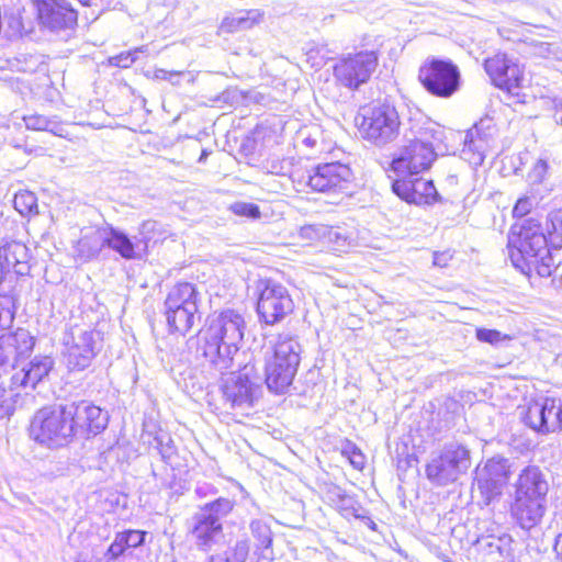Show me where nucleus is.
I'll list each match as a JSON object with an SVG mask.
<instances>
[{
	"mask_svg": "<svg viewBox=\"0 0 562 562\" xmlns=\"http://www.w3.org/2000/svg\"><path fill=\"white\" fill-rule=\"evenodd\" d=\"M160 562H177V560L172 553H165L161 557Z\"/></svg>",
	"mask_w": 562,
	"mask_h": 562,
	"instance_id": "0e129e2a",
	"label": "nucleus"
},
{
	"mask_svg": "<svg viewBox=\"0 0 562 562\" xmlns=\"http://www.w3.org/2000/svg\"><path fill=\"white\" fill-rule=\"evenodd\" d=\"M103 234L104 225L82 236L77 243L76 250L78 256L86 261L97 258L102 249L105 248Z\"/></svg>",
	"mask_w": 562,
	"mask_h": 562,
	"instance_id": "473e14b6",
	"label": "nucleus"
},
{
	"mask_svg": "<svg viewBox=\"0 0 562 562\" xmlns=\"http://www.w3.org/2000/svg\"><path fill=\"white\" fill-rule=\"evenodd\" d=\"M447 200L437 191L434 181L428 180L424 182V204H443Z\"/></svg>",
	"mask_w": 562,
	"mask_h": 562,
	"instance_id": "a18cd8bd",
	"label": "nucleus"
},
{
	"mask_svg": "<svg viewBox=\"0 0 562 562\" xmlns=\"http://www.w3.org/2000/svg\"><path fill=\"white\" fill-rule=\"evenodd\" d=\"M25 125L29 130L45 131L48 128L49 121L43 115H30L24 117Z\"/></svg>",
	"mask_w": 562,
	"mask_h": 562,
	"instance_id": "3c124183",
	"label": "nucleus"
},
{
	"mask_svg": "<svg viewBox=\"0 0 562 562\" xmlns=\"http://www.w3.org/2000/svg\"><path fill=\"white\" fill-rule=\"evenodd\" d=\"M303 143L308 146V147H314L315 146V143L316 140L315 139H312L311 137H306L304 138Z\"/></svg>",
	"mask_w": 562,
	"mask_h": 562,
	"instance_id": "69168bd1",
	"label": "nucleus"
},
{
	"mask_svg": "<svg viewBox=\"0 0 562 562\" xmlns=\"http://www.w3.org/2000/svg\"><path fill=\"white\" fill-rule=\"evenodd\" d=\"M554 550L557 554L562 558V532L559 533L555 538Z\"/></svg>",
	"mask_w": 562,
	"mask_h": 562,
	"instance_id": "e2e57ef3",
	"label": "nucleus"
},
{
	"mask_svg": "<svg viewBox=\"0 0 562 562\" xmlns=\"http://www.w3.org/2000/svg\"><path fill=\"white\" fill-rule=\"evenodd\" d=\"M549 277H552V286L559 294H562V263H553L552 273Z\"/></svg>",
	"mask_w": 562,
	"mask_h": 562,
	"instance_id": "5fc2aeb1",
	"label": "nucleus"
},
{
	"mask_svg": "<svg viewBox=\"0 0 562 562\" xmlns=\"http://www.w3.org/2000/svg\"><path fill=\"white\" fill-rule=\"evenodd\" d=\"M0 260L8 263V269L13 276H25L30 271L29 249L20 241L11 240L2 245Z\"/></svg>",
	"mask_w": 562,
	"mask_h": 562,
	"instance_id": "cd10ccee",
	"label": "nucleus"
},
{
	"mask_svg": "<svg viewBox=\"0 0 562 562\" xmlns=\"http://www.w3.org/2000/svg\"><path fill=\"white\" fill-rule=\"evenodd\" d=\"M231 210L234 214L246 216L249 218H258L260 216L259 206L255 203L236 202L232 204Z\"/></svg>",
	"mask_w": 562,
	"mask_h": 562,
	"instance_id": "c03bdc74",
	"label": "nucleus"
},
{
	"mask_svg": "<svg viewBox=\"0 0 562 562\" xmlns=\"http://www.w3.org/2000/svg\"><path fill=\"white\" fill-rule=\"evenodd\" d=\"M13 279L12 271L8 269V263L0 260V293L8 294L11 284L5 285L7 282L11 283Z\"/></svg>",
	"mask_w": 562,
	"mask_h": 562,
	"instance_id": "603ef678",
	"label": "nucleus"
},
{
	"mask_svg": "<svg viewBox=\"0 0 562 562\" xmlns=\"http://www.w3.org/2000/svg\"><path fill=\"white\" fill-rule=\"evenodd\" d=\"M360 451V449L355 445L352 443L351 441H347L344 446H342V449H341V453L342 456H345L346 458H348V460L355 456L356 453H358Z\"/></svg>",
	"mask_w": 562,
	"mask_h": 562,
	"instance_id": "052dcab7",
	"label": "nucleus"
},
{
	"mask_svg": "<svg viewBox=\"0 0 562 562\" xmlns=\"http://www.w3.org/2000/svg\"><path fill=\"white\" fill-rule=\"evenodd\" d=\"M61 340L68 370L80 372L90 367L100 351L101 334L76 325L64 333Z\"/></svg>",
	"mask_w": 562,
	"mask_h": 562,
	"instance_id": "1a4fd4ad",
	"label": "nucleus"
},
{
	"mask_svg": "<svg viewBox=\"0 0 562 562\" xmlns=\"http://www.w3.org/2000/svg\"><path fill=\"white\" fill-rule=\"evenodd\" d=\"M207 157V151L206 150H203L200 158H199V162H203Z\"/></svg>",
	"mask_w": 562,
	"mask_h": 562,
	"instance_id": "338daca9",
	"label": "nucleus"
},
{
	"mask_svg": "<svg viewBox=\"0 0 562 562\" xmlns=\"http://www.w3.org/2000/svg\"><path fill=\"white\" fill-rule=\"evenodd\" d=\"M145 46L137 47L134 50L131 52H124L116 56H112L109 58V64L111 66L120 67V68H128L132 66L136 59L137 54L145 50Z\"/></svg>",
	"mask_w": 562,
	"mask_h": 562,
	"instance_id": "a19ab883",
	"label": "nucleus"
},
{
	"mask_svg": "<svg viewBox=\"0 0 562 562\" xmlns=\"http://www.w3.org/2000/svg\"><path fill=\"white\" fill-rule=\"evenodd\" d=\"M507 247L513 266L521 273L531 277L535 272L541 278L552 273L553 256L538 220L526 218L518 232L513 227Z\"/></svg>",
	"mask_w": 562,
	"mask_h": 562,
	"instance_id": "f03ea898",
	"label": "nucleus"
},
{
	"mask_svg": "<svg viewBox=\"0 0 562 562\" xmlns=\"http://www.w3.org/2000/svg\"><path fill=\"white\" fill-rule=\"evenodd\" d=\"M484 69L492 82L499 89L513 92L520 88L524 71L517 60L505 53H497L484 60Z\"/></svg>",
	"mask_w": 562,
	"mask_h": 562,
	"instance_id": "6ab92c4d",
	"label": "nucleus"
},
{
	"mask_svg": "<svg viewBox=\"0 0 562 562\" xmlns=\"http://www.w3.org/2000/svg\"><path fill=\"white\" fill-rule=\"evenodd\" d=\"M183 72L181 71H168L165 69H157L155 71V77L162 80H171V77H180Z\"/></svg>",
	"mask_w": 562,
	"mask_h": 562,
	"instance_id": "bf43d9fd",
	"label": "nucleus"
},
{
	"mask_svg": "<svg viewBox=\"0 0 562 562\" xmlns=\"http://www.w3.org/2000/svg\"><path fill=\"white\" fill-rule=\"evenodd\" d=\"M127 549H135L144 544L147 532L143 530H126L119 532Z\"/></svg>",
	"mask_w": 562,
	"mask_h": 562,
	"instance_id": "37998d69",
	"label": "nucleus"
},
{
	"mask_svg": "<svg viewBox=\"0 0 562 562\" xmlns=\"http://www.w3.org/2000/svg\"><path fill=\"white\" fill-rule=\"evenodd\" d=\"M249 554L247 539L237 540L233 546L209 557L210 562H246Z\"/></svg>",
	"mask_w": 562,
	"mask_h": 562,
	"instance_id": "72a5a7b5",
	"label": "nucleus"
},
{
	"mask_svg": "<svg viewBox=\"0 0 562 562\" xmlns=\"http://www.w3.org/2000/svg\"><path fill=\"white\" fill-rule=\"evenodd\" d=\"M469 467V450L458 443H448L440 451L430 456L425 471L431 484L445 486L457 481Z\"/></svg>",
	"mask_w": 562,
	"mask_h": 562,
	"instance_id": "9d476101",
	"label": "nucleus"
},
{
	"mask_svg": "<svg viewBox=\"0 0 562 562\" xmlns=\"http://www.w3.org/2000/svg\"><path fill=\"white\" fill-rule=\"evenodd\" d=\"M235 502L217 497L200 506L191 518L190 537L201 551H210L223 538V519L234 509Z\"/></svg>",
	"mask_w": 562,
	"mask_h": 562,
	"instance_id": "423d86ee",
	"label": "nucleus"
},
{
	"mask_svg": "<svg viewBox=\"0 0 562 562\" xmlns=\"http://www.w3.org/2000/svg\"><path fill=\"white\" fill-rule=\"evenodd\" d=\"M551 166L549 157H539L528 172V180L531 184H542L550 176Z\"/></svg>",
	"mask_w": 562,
	"mask_h": 562,
	"instance_id": "4c0bfd02",
	"label": "nucleus"
},
{
	"mask_svg": "<svg viewBox=\"0 0 562 562\" xmlns=\"http://www.w3.org/2000/svg\"><path fill=\"white\" fill-rule=\"evenodd\" d=\"M77 562H101V560L98 559V558H92V559H89V560H80V561H77Z\"/></svg>",
	"mask_w": 562,
	"mask_h": 562,
	"instance_id": "774afa93",
	"label": "nucleus"
},
{
	"mask_svg": "<svg viewBox=\"0 0 562 562\" xmlns=\"http://www.w3.org/2000/svg\"><path fill=\"white\" fill-rule=\"evenodd\" d=\"M2 336H0V369L7 371L8 368H11L14 372L16 370V362Z\"/></svg>",
	"mask_w": 562,
	"mask_h": 562,
	"instance_id": "8fccbe9b",
	"label": "nucleus"
},
{
	"mask_svg": "<svg viewBox=\"0 0 562 562\" xmlns=\"http://www.w3.org/2000/svg\"><path fill=\"white\" fill-rule=\"evenodd\" d=\"M476 338L482 342L497 345L503 339H505V336L496 329L476 328Z\"/></svg>",
	"mask_w": 562,
	"mask_h": 562,
	"instance_id": "09e8293b",
	"label": "nucleus"
},
{
	"mask_svg": "<svg viewBox=\"0 0 562 562\" xmlns=\"http://www.w3.org/2000/svg\"><path fill=\"white\" fill-rule=\"evenodd\" d=\"M270 517L255 518L249 522V530L254 539L255 551L265 559H270L272 555V541L273 533L270 527Z\"/></svg>",
	"mask_w": 562,
	"mask_h": 562,
	"instance_id": "c756f323",
	"label": "nucleus"
},
{
	"mask_svg": "<svg viewBox=\"0 0 562 562\" xmlns=\"http://www.w3.org/2000/svg\"><path fill=\"white\" fill-rule=\"evenodd\" d=\"M14 318L12 296L0 293V327L9 326Z\"/></svg>",
	"mask_w": 562,
	"mask_h": 562,
	"instance_id": "58836bf2",
	"label": "nucleus"
},
{
	"mask_svg": "<svg viewBox=\"0 0 562 562\" xmlns=\"http://www.w3.org/2000/svg\"><path fill=\"white\" fill-rule=\"evenodd\" d=\"M68 408L72 415L75 431L81 430L87 437L100 434L108 426V412L90 402L71 403Z\"/></svg>",
	"mask_w": 562,
	"mask_h": 562,
	"instance_id": "4be33fe9",
	"label": "nucleus"
},
{
	"mask_svg": "<svg viewBox=\"0 0 562 562\" xmlns=\"http://www.w3.org/2000/svg\"><path fill=\"white\" fill-rule=\"evenodd\" d=\"M126 550L127 547L125 546L123 538L120 533H116L114 541L108 548L104 558L106 559V562L114 561L123 555Z\"/></svg>",
	"mask_w": 562,
	"mask_h": 562,
	"instance_id": "49530a36",
	"label": "nucleus"
},
{
	"mask_svg": "<svg viewBox=\"0 0 562 562\" xmlns=\"http://www.w3.org/2000/svg\"><path fill=\"white\" fill-rule=\"evenodd\" d=\"M307 61L312 63V66L322 67L325 65L326 57L324 55L321 56L319 48H311L306 53Z\"/></svg>",
	"mask_w": 562,
	"mask_h": 562,
	"instance_id": "4d7b16f0",
	"label": "nucleus"
},
{
	"mask_svg": "<svg viewBox=\"0 0 562 562\" xmlns=\"http://www.w3.org/2000/svg\"><path fill=\"white\" fill-rule=\"evenodd\" d=\"M352 181L351 169L339 161L319 164L306 176V183L312 190L333 195H352Z\"/></svg>",
	"mask_w": 562,
	"mask_h": 562,
	"instance_id": "ddd939ff",
	"label": "nucleus"
},
{
	"mask_svg": "<svg viewBox=\"0 0 562 562\" xmlns=\"http://www.w3.org/2000/svg\"><path fill=\"white\" fill-rule=\"evenodd\" d=\"M453 258V252L450 249L432 252V267L446 268Z\"/></svg>",
	"mask_w": 562,
	"mask_h": 562,
	"instance_id": "864d4df0",
	"label": "nucleus"
},
{
	"mask_svg": "<svg viewBox=\"0 0 562 562\" xmlns=\"http://www.w3.org/2000/svg\"><path fill=\"white\" fill-rule=\"evenodd\" d=\"M547 232L552 241L562 238V213L551 212L547 217Z\"/></svg>",
	"mask_w": 562,
	"mask_h": 562,
	"instance_id": "79ce46f5",
	"label": "nucleus"
},
{
	"mask_svg": "<svg viewBox=\"0 0 562 562\" xmlns=\"http://www.w3.org/2000/svg\"><path fill=\"white\" fill-rule=\"evenodd\" d=\"M269 172L277 176H289L292 170V161L289 158L271 159L268 161Z\"/></svg>",
	"mask_w": 562,
	"mask_h": 562,
	"instance_id": "de8ad7c7",
	"label": "nucleus"
},
{
	"mask_svg": "<svg viewBox=\"0 0 562 562\" xmlns=\"http://www.w3.org/2000/svg\"><path fill=\"white\" fill-rule=\"evenodd\" d=\"M71 416L68 405L46 406L38 409L31 420V438L50 449L66 447L75 436Z\"/></svg>",
	"mask_w": 562,
	"mask_h": 562,
	"instance_id": "20e7f679",
	"label": "nucleus"
},
{
	"mask_svg": "<svg viewBox=\"0 0 562 562\" xmlns=\"http://www.w3.org/2000/svg\"><path fill=\"white\" fill-rule=\"evenodd\" d=\"M40 23L50 31L72 29L78 13L68 0H33Z\"/></svg>",
	"mask_w": 562,
	"mask_h": 562,
	"instance_id": "aec40b11",
	"label": "nucleus"
},
{
	"mask_svg": "<svg viewBox=\"0 0 562 562\" xmlns=\"http://www.w3.org/2000/svg\"><path fill=\"white\" fill-rule=\"evenodd\" d=\"M419 459L415 452L400 458L397 461V470L400 479L403 483L418 481L419 479Z\"/></svg>",
	"mask_w": 562,
	"mask_h": 562,
	"instance_id": "c9c22d12",
	"label": "nucleus"
},
{
	"mask_svg": "<svg viewBox=\"0 0 562 562\" xmlns=\"http://www.w3.org/2000/svg\"><path fill=\"white\" fill-rule=\"evenodd\" d=\"M261 18L259 10L238 11L224 18L221 30L226 33L245 31L259 23Z\"/></svg>",
	"mask_w": 562,
	"mask_h": 562,
	"instance_id": "2f4dec72",
	"label": "nucleus"
},
{
	"mask_svg": "<svg viewBox=\"0 0 562 562\" xmlns=\"http://www.w3.org/2000/svg\"><path fill=\"white\" fill-rule=\"evenodd\" d=\"M194 493L200 498H205L209 496H214L217 494V488L210 483H199L194 490Z\"/></svg>",
	"mask_w": 562,
	"mask_h": 562,
	"instance_id": "6e6d98bb",
	"label": "nucleus"
},
{
	"mask_svg": "<svg viewBox=\"0 0 562 562\" xmlns=\"http://www.w3.org/2000/svg\"><path fill=\"white\" fill-rule=\"evenodd\" d=\"M199 311V292L190 282L173 285L164 302L162 314L170 334L184 336L193 327Z\"/></svg>",
	"mask_w": 562,
	"mask_h": 562,
	"instance_id": "6e6552de",
	"label": "nucleus"
},
{
	"mask_svg": "<svg viewBox=\"0 0 562 562\" xmlns=\"http://www.w3.org/2000/svg\"><path fill=\"white\" fill-rule=\"evenodd\" d=\"M349 462L355 469L362 470L366 463V457L360 450L349 459Z\"/></svg>",
	"mask_w": 562,
	"mask_h": 562,
	"instance_id": "13d9d810",
	"label": "nucleus"
},
{
	"mask_svg": "<svg viewBox=\"0 0 562 562\" xmlns=\"http://www.w3.org/2000/svg\"><path fill=\"white\" fill-rule=\"evenodd\" d=\"M302 347L296 338L280 335L272 356L267 359L265 373L267 387L283 394L292 384L301 361Z\"/></svg>",
	"mask_w": 562,
	"mask_h": 562,
	"instance_id": "39448f33",
	"label": "nucleus"
},
{
	"mask_svg": "<svg viewBox=\"0 0 562 562\" xmlns=\"http://www.w3.org/2000/svg\"><path fill=\"white\" fill-rule=\"evenodd\" d=\"M156 226V222L146 221L143 222L140 226V235L143 237L140 239L135 238V241L132 240L124 232L113 227L110 224L104 225V234H103V243L105 247L112 249L117 252L122 258L126 260L136 259L137 252L136 248L139 243L147 244L148 237L145 236L146 233L153 231Z\"/></svg>",
	"mask_w": 562,
	"mask_h": 562,
	"instance_id": "b1692460",
	"label": "nucleus"
},
{
	"mask_svg": "<svg viewBox=\"0 0 562 562\" xmlns=\"http://www.w3.org/2000/svg\"><path fill=\"white\" fill-rule=\"evenodd\" d=\"M477 562H514L512 538L507 535H481L473 541Z\"/></svg>",
	"mask_w": 562,
	"mask_h": 562,
	"instance_id": "5701e85b",
	"label": "nucleus"
},
{
	"mask_svg": "<svg viewBox=\"0 0 562 562\" xmlns=\"http://www.w3.org/2000/svg\"><path fill=\"white\" fill-rule=\"evenodd\" d=\"M528 204L527 200H519L515 207H514V214L524 215L526 213V205Z\"/></svg>",
	"mask_w": 562,
	"mask_h": 562,
	"instance_id": "680f3d73",
	"label": "nucleus"
},
{
	"mask_svg": "<svg viewBox=\"0 0 562 562\" xmlns=\"http://www.w3.org/2000/svg\"><path fill=\"white\" fill-rule=\"evenodd\" d=\"M392 170L398 177L392 183L393 192L406 201L419 205L422 202V192L418 191L422 172V140L414 136L408 139L400 154L394 157L391 164Z\"/></svg>",
	"mask_w": 562,
	"mask_h": 562,
	"instance_id": "0eeeda50",
	"label": "nucleus"
},
{
	"mask_svg": "<svg viewBox=\"0 0 562 562\" xmlns=\"http://www.w3.org/2000/svg\"><path fill=\"white\" fill-rule=\"evenodd\" d=\"M259 379L254 366L246 364L238 373H233L221 386L224 406L231 409H245L252 406L254 387Z\"/></svg>",
	"mask_w": 562,
	"mask_h": 562,
	"instance_id": "dca6fc26",
	"label": "nucleus"
},
{
	"mask_svg": "<svg viewBox=\"0 0 562 562\" xmlns=\"http://www.w3.org/2000/svg\"><path fill=\"white\" fill-rule=\"evenodd\" d=\"M14 209L23 216L35 215L37 211V198L33 192L22 191L14 195Z\"/></svg>",
	"mask_w": 562,
	"mask_h": 562,
	"instance_id": "e433bc0d",
	"label": "nucleus"
},
{
	"mask_svg": "<svg viewBox=\"0 0 562 562\" xmlns=\"http://www.w3.org/2000/svg\"><path fill=\"white\" fill-rule=\"evenodd\" d=\"M524 423L540 434L562 430V400L546 397L528 406Z\"/></svg>",
	"mask_w": 562,
	"mask_h": 562,
	"instance_id": "a211bd4d",
	"label": "nucleus"
},
{
	"mask_svg": "<svg viewBox=\"0 0 562 562\" xmlns=\"http://www.w3.org/2000/svg\"><path fill=\"white\" fill-rule=\"evenodd\" d=\"M462 76L449 58L428 56L424 60V89L434 97L449 99L460 91Z\"/></svg>",
	"mask_w": 562,
	"mask_h": 562,
	"instance_id": "9b49d317",
	"label": "nucleus"
},
{
	"mask_svg": "<svg viewBox=\"0 0 562 562\" xmlns=\"http://www.w3.org/2000/svg\"><path fill=\"white\" fill-rule=\"evenodd\" d=\"M7 346L10 348L9 351L13 356L15 362L27 359L33 352L36 338L24 328H18L14 331L5 333L1 335Z\"/></svg>",
	"mask_w": 562,
	"mask_h": 562,
	"instance_id": "c85d7f7f",
	"label": "nucleus"
},
{
	"mask_svg": "<svg viewBox=\"0 0 562 562\" xmlns=\"http://www.w3.org/2000/svg\"><path fill=\"white\" fill-rule=\"evenodd\" d=\"M549 483L537 465L521 470L515 483L510 513L520 528L529 530L540 524L547 505Z\"/></svg>",
	"mask_w": 562,
	"mask_h": 562,
	"instance_id": "7ed1b4c3",
	"label": "nucleus"
},
{
	"mask_svg": "<svg viewBox=\"0 0 562 562\" xmlns=\"http://www.w3.org/2000/svg\"><path fill=\"white\" fill-rule=\"evenodd\" d=\"M493 131L491 120H481L468 131L461 150L462 159L474 168L482 166L493 142Z\"/></svg>",
	"mask_w": 562,
	"mask_h": 562,
	"instance_id": "412c9836",
	"label": "nucleus"
},
{
	"mask_svg": "<svg viewBox=\"0 0 562 562\" xmlns=\"http://www.w3.org/2000/svg\"><path fill=\"white\" fill-rule=\"evenodd\" d=\"M55 361L49 356H35L27 364L12 372L13 384L21 385L24 393L34 390L36 385L48 376Z\"/></svg>",
	"mask_w": 562,
	"mask_h": 562,
	"instance_id": "393cba45",
	"label": "nucleus"
},
{
	"mask_svg": "<svg viewBox=\"0 0 562 562\" xmlns=\"http://www.w3.org/2000/svg\"><path fill=\"white\" fill-rule=\"evenodd\" d=\"M474 482L485 505L501 496L508 480V461L504 458L488 459L483 467L475 469Z\"/></svg>",
	"mask_w": 562,
	"mask_h": 562,
	"instance_id": "f3484780",
	"label": "nucleus"
},
{
	"mask_svg": "<svg viewBox=\"0 0 562 562\" xmlns=\"http://www.w3.org/2000/svg\"><path fill=\"white\" fill-rule=\"evenodd\" d=\"M378 66V55L363 50L344 56L334 67V76L344 87L358 89L366 83Z\"/></svg>",
	"mask_w": 562,
	"mask_h": 562,
	"instance_id": "2eb2a0df",
	"label": "nucleus"
},
{
	"mask_svg": "<svg viewBox=\"0 0 562 562\" xmlns=\"http://www.w3.org/2000/svg\"><path fill=\"white\" fill-rule=\"evenodd\" d=\"M326 233H328V237L330 239L333 238L334 235L338 238L337 232H333L331 229L328 231L327 227L322 225H305L300 229V236L303 239L307 240H317L326 236Z\"/></svg>",
	"mask_w": 562,
	"mask_h": 562,
	"instance_id": "ea45409f",
	"label": "nucleus"
},
{
	"mask_svg": "<svg viewBox=\"0 0 562 562\" xmlns=\"http://www.w3.org/2000/svg\"><path fill=\"white\" fill-rule=\"evenodd\" d=\"M149 447L157 450L165 462H169L177 453L171 436L165 431L157 432L153 440L149 441Z\"/></svg>",
	"mask_w": 562,
	"mask_h": 562,
	"instance_id": "f704fd0d",
	"label": "nucleus"
},
{
	"mask_svg": "<svg viewBox=\"0 0 562 562\" xmlns=\"http://www.w3.org/2000/svg\"><path fill=\"white\" fill-rule=\"evenodd\" d=\"M361 131L364 138L376 146L393 142L400 133V119L395 108L389 104L373 108L363 116Z\"/></svg>",
	"mask_w": 562,
	"mask_h": 562,
	"instance_id": "4468645a",
	"label": "nucleus"
},
{
	"mask_svg": "<svg viewBox=\"0 0 562 562\" xmlns=\"http://www.w3.org/2000/svg\"><path fill=\"white\" fill-rule=\"evenodd\" d=\"M446 139L442 125L429 117L424 120V171L429 169L438 157L448 154L449 147Z\"/></svg>",
	"mask_w": 562,
	"mask_h": 562,
	"instance_id": "a878e982",
	"label": "nucleus"
},
{
	"mask_svg": "<svg viewBox=\"0 0 562 562\" xmlns=\"http://www.w3.org/2000/svg\"><path fill=\"white\" fill-rule=\"evenodd\" d=\"M245 327L243 315L234 310L212 314L198 335L196 352L213 369L223 373L233 367L234 355L239 349Z\"/></svg>",
	"mask_w": 562,
	"mask_h": 562,
	"instance_id": "f257e3e1",
	"label": "nucleus"
},
{
	"mask_svg": "<svg viewBox=\"0 0 562 562\" xmlns=\"http://www.w3.org/2000/svg\"><path fill=\"white\" fill-rule=\"evenodd\" d=\"M319 488L323 501L342 517H360L359 509L361 506L353 495L348 494L342 487L331 482L323 483Z\"/></svg>",
	"mask_w": 562,
	"mask_h": 562,
	"instance_id": "bb28decb",
	"label": "nucleus"
},
{
	"mask_svg": "<svg viewBox=\"0 0 562 562\" xmlns=\"http://www.w3.org/2000/svg\"><path fill=\"white\" fill-rule=\"evenodd\" d=\"M24 392L21 385L13 384L12 374L5 380L0 375V418L11 416Z\"/></svg>",
	"mask_w": 562,
	"mask_h": 562,
	"instance_id": "7c9ffc66",
	"label": "nucleus"
},
{
	"mask_svg": "<svg viewBox=\"0 0 562 562\" xmlns=\"http://www.w3.org/2000/svg\"><path fill=\"white\" fill-rule=\"evenodd\" d=\"M257 290L259 292L257 313L259 319L266 325L279 324L293 312L292 296L281 283L273 280H260Z\"/></svg>",
	"mask_w": 562,
	"mask_h": 562,
	"instance_id": "f8f14e48",
	"label": "nucleus"
}]
</instances>
